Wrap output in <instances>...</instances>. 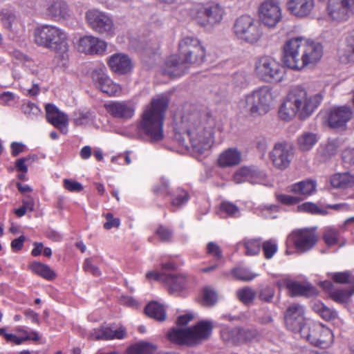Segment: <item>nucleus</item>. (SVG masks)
Listing matches in <instances>:
<instances>
[{
	"mask_svg": "<svg viewBox=\"0 0 354 354\" xmlns=\"http://www.w3.org/2000/svg\"><path fill=\"white\" fill-rule=\"evenodd\" d=\"M174 125L175 138L181 145H185L182 134H186L193 149L198 153H203L212 147L216 122L209 113L201 112L195 106L186 104L180 120L176 121Z\"/></svg>",
	"mask_w": 354,
	"mask_h": 354,
	"instance_id": "f257e3e1",
	"label": "nucleus"
},
{
	"mask_svg": "<svg viewBox=\"0 0 354 354\" xmlns=\"http://www.w3.org/2000/svg\"><path fill=\"white\" fill-rule=\"evenodd\" d=\"M322 53L320 44L303 37H293L283 45L282 60L287 67L301 70L308 65L316 64L321 59Z\"/></svg>",
	"mask_w": 354,
	"mask_h": 354,
	"instance_id": "f03ea898",
	"label": "nucleus"
},
{
	"mask_svg": "<svg viewBox=\"0 0 354 354\" xmlns=\"http://www.w3.org/2000/svg\"><path fill=\"white\" fill-rule=\"evenodd\" d=\"M169 100L165 95L153 98L143 109L138 123V132L150 142H158L164 138L163 124Z\"/></svg>",
	"mask_w": 354,
	"mask_h": 354,
	"instance_id": "7ed1b4c3",
	"label": "nucleus"
},
{
	"mask_svg": "<svg viewBox=\"0 0 354 354\" xmlns=\"http://www.w3.org/2000/svg\"><path fill=\"white\" fill-rule=\"evenodd\" d=\"M322 98L320 93L308 95L303 87H293L279 109V117L286 121L292 120L297 115L300 120H306L318 107Z\"/></svg>",
	"mask_w": 354,
	"mask_h": 354,
	"instance_id": "20e7f679",
	"label": "nucleus"
},
{
	"mask_svg": "<svg viewBox=\"0 0 354 354\" xmlns=\"http://www.w3.org/2000/svg\"><path fill=\"white\" fill-rule=\"evenodd\" d=\"M34 41L39 46L55 52L64 60L68 57L67 35L57 26L44 24L37 27L34 30Z\"/></svg>",
	"mask_w": 354,
	"mask_h": 354,
	"instance_id": "39448f33",
	"label": "nucleus"
},
{
	"mask_svg": "<svg viewBox=\"0 0 354 354\" xmlns=\"http://www.w3.org/2000/svg\"><path fill=\"white\" fill-rule=\"evenodd\" d=\"M272 100L271 88L268 86H263L241 100L239 107L246 115L254 118L263 116L270 110Z\"/></svg>",
	"mask_w": 354,
	"mask_h": 354,
	"instance_id": "423d86ee",
	"label": "nucleus"
},
{
	"mask_svg": "<svg viewBox=\"0 0 354 354\" xmlns=\"http://www.w3.org/2000/svg\"><path fill=\"white\" fill-rule=\"evenodd\" d=\"M213 328L210 321H201L194 327L186 329L173 328L167 334L169 339L180 345L195 346L207 339Z\"/></svg>",
	"mask_w": 354,
	"mask_h": 354,
	"instance_id": "0eeeda50",
	"label": "nucleus"
},
{
	"mask_svg": "<svg viewBox=\"0 0 354 354\" xmlns=\"http://www.w3.org/2000/svg\"><path fill=\"white\" fill-rule=\"evenodd\" d=\"M233 32L237 39L250 44L257 43L263 35L260 22L248 15H241L235 20Z\"/></svg>",
	"mask_w": 354,
	"mask_h": 354,
	"instance_id": "6e6552de",
	"label": "nucleus"
},
{
	"mask_svg": "<svg viewBox=\"0 0 354 354\" xmlns=\"http://www.w3.org/2000/svg\"><path fill=\"white\" fill-rule=\"evenodd\" d=\"M178 52L190 66L201 65L206 56L204 46L197 37L194 36H185L180 40Z\"/></svg>",
	"mask_w": 354,
	"mask_h": 354,
	"instance_id": "1a4fd4ad",
	"label": "nucleus"
},
{
	"mask_svg": "<svg viewBox=\"0 0 354 354\" xmlns=\"http://www.w3.org/2000/svg\"><path fill=\"white\" fill-rule=\"evenodd\" d=\"M255 72L261 80L268 83L279 82L284 76L283 67L270 56H263L256 62Z\"/></svg>",
	"mask_w": 354,
	"mask_h": 354,
	"instance_id": "9d476101",
	"label": "nucleus"
},
{
	"mask_svg": "<svg viewBox=\"0 0 354 354\" xmlns=\"http://www.w3.org/2000/svg\"><path fill=\"white\" fill-rule=\"evenodd\" d=\"M86 21L91 29L102 35L111 36L115 26L111 17L97 9H91L86 12Z\"/></svg>",
	"mask_w": 354,
	"mask_h": 354,
	"instance_id": "9b49d317",
	"label": "nucleus"
},
{
	"mask_svg": "<svg viewBox=\"0 0 354 354\" xmlns=\"http://www.w3.org/2000/svg\"><path fill=\"white\" fill-rule=\"evenodd\" d=\"M301 337L306 339L312 344L324 348L328 347L333 341L332 331L319 324L304 328Z\"/></svg>",
	"mask_w": 354,
	"mask_h": 354,
	"instance_id": "f8f14e48",
	"label": "nucleus"
},
{
	"mask_svg": "<svg viewBox=\"0 0 354 354\" xmlns=\"http://www.w3.org/2000/svg\"><path fill=\"white\" fill-rule=\"evenodd\" d=\"M326 13L333 21H346L354 15V0H330L327 4Z\"/></svg>",
	"mask_w": 354,
	"mask_h": 354,
	"instance_id": "ddd939ff",
	"label": "nucleus"
},
{
	"mask_svg": "<svg viewBox=\"0 0 354 354\" xmlns=\"http://www.w3.org/2000/svg\"><path fill=\"white\" fill-rule=\"evenodd\" d=\"M261 21L269 28H274L282 19V10L277 0H266L258 10Z\"/></svg>",
	"mask_w": 354,
	"mask_h": 354,
	"instance_id": "4468645a",
	"label": "nucleus"
},
{
	"mask_svg": "<svg viewBox=\"0 0 354 354\" xmlns=\"http://www.w3.org/2000/svg\"><path fill=\"white\" fill-rule=\"evenodd\" d=\"M273 165L279 170L287 169L294 157L293 147L286 142H277L270 153Z\"/></svg>",
	"mask_w": 354,
	"mask_h": 354,
	"instance_id": "2eb2a0df",
	"label": "nucleus"
},
{
	"mask_svg": "<svg viewBox=\"0 0 354 354\" xmlns=\"http://www.w3.org/2000/svg\"><path fill=\"white\" fill-rule=\"evenodd\" d=\"M286 326L290 330L299 333L300 335L304 331V328L308 325L305 324L304 309L299 304H292L287 308L285 316Z\"/></svg>",
	"mask_w": 354,
	"mask_h": 354,
	"instance_id": "dca6fc26",
	"label": "nucleus"
},
{
	"mask_svg": "<svg viewBox=\"0 0 354 354\" xmlns=\"http://www.w3.org/2000/svg\"><path fill=\"white\" fill-rule=\"evenodd\" d=\"M104 109L113 118L127 121L133 118L136 104L133 100L112 101L105 104Z\"/></svg>",
	"mask_w": 354,
	"mask_h": 354,
	"instance_id": "f3484780",
	"label": "nucleus"
},
{
	"mask_svg": "<svg viewBox=\"0 0 354 354\" xmlns=\"http://www.w3.org/2000/svg\"><path fill=\"white\" fill-rule=\"evenodd\" d=\"M224 14V9L219 4L213 3L200 7L196 19L201 26H213L221 22Z\"/></svg>",
	"mask_w": 354,
	"mask_h": 354,
	"instance_id": "a211bd4d",
	"label": "nucleus"
},
{
	"mask_svg": "<svg viewBox=\"0 0 354 354\" xmlns=\"http://www.w3.org/2000/svg\"><path fill=\"white\" fill-rule=\"evenodd\" d=\"M92 80L95 87L109 96L118 95L122 91L121 86L114 82L102 68L92 73Z\"/></svg>",
	"mask_w": 354,
	"mask_h": 354,
	"instance_id": "6ab92c4d",
	"label": "nucleus"
},
{
	"mask_svg": "<svg viewBox=\"0 0 354 354\" xmlns=\"http://www.w3.org/2000/svg\"><path fill=\"white\" fill-rule=\"evenodd\" d=\"M46 15L51 20L60 22L71 17L68 4L64 0H44Z\"/></svg>",
	"mask_w": 354,
	"mask_h": 354,
	"instance_id": "aec40b11",
	"label": "nucleus"
},
{
	"mask_svg": "<svg viewBox=\"0 0 354 354\" xmlns=\"http://www.w3.org/2000/svg\"><path fill=\"white\" fill-rule=\"evenodd\" d=\"M290 237L295 248L301 252L312 249L317 242L315 228L295 230L291 234Z\"/></svg>",
	"mask_w": 354,
	"mask_h": 354,
	"instance_id": "412c9836",
	"label": "nucleus"
},
{
	"mask_svg": "<svg viewBox=\"0 0 354 354\" xmlns=\"http://www.w3.org/2000/svg\"><path fill=\"white\" fill-rule=\"evenodd\" d=\"M221 335L225 343L239 345L250 341L254 337V333L241 328L224 327L221 331Z\"/></svg>",
	"mask_w": 354,
	"mask_h": 354,
	"instance_id": "4be33fe9",
	"label": "nucleus"
},
{
	"mask_svg": "<svg viewBox=\"0 0 354 354\" xmlns=\"http://www.w3.org/2000/svg\"><path fill=\"white\" fill-rule=\"evenodd\" d=\"M264 179V174L255 167H242L234 173L233 176V180L236 184L245 182H249L251 184L262 183Z\"/></svg>",
	"mask_w": 354,
	"mask_h": 354,
	"instance_id": "5701e85b",
	"label": "nucleus"
},
{
	"mask_svg": "<svg viewBox=\"0 0 354 354\" xmlns=\"http://www.w3.org/2000/svg\"><path fill=\"white\" fill-rule=\"evenodd\" d=\"M353 112L351 107L342 106L332 109L329 112L328 124L333 129L344 127L351 119Z\"/></svg>",
	"mask_w": 354,
	"mask_h": 354,
	"instance_id": "b1692460",
	"label": "nucleus"
},
{
	"mask_svg": "<svg viewBox=\"0 0 354 354\" xmlns=\"http://www.w3.org/2000/svg\"><path fill=\"white\" fill-rule=\"evenodd\" d=\"M106 48L105 41L92 35H86L79 40L78 49L86 54H102Z\"/></svg>",
	"mask_w": 354,
	"mask_h": 354,
	"instance_id": "393cba45",
	"label": "nucleus"
},
{
	"mask_svg": "<svg viewBox=\"0 0 354 354\" xmlns=\"http://www.w3.org/2000/svg\"><path fill=\"white\" fill-rule=\"evenodd\" d=\"M46 119L49 123L59 129L62 133H66L68 118L64 112L60 111L54 104H47L45 106Z\"/></svg>",
	"mask_w": 354,
	"mask_h": 354,
	"instance_id": "a878e982",
	"label": "nucleus"
},
{
	"mask_svg": "<svg viewBox=\"0 0 354 354\" xmlns=\"http://www.w3.org/2000/svg\"><path fill=\"white\" fill-rule=\"evenodd\" d=\"M190 66L180 55H171L166 61L163 72L170 77H179L185 74Z\"/></svg>",
	"mask_w": 354,
	"mask_h": 354,
	"instance_id": "bb28decb",
	"label": "nucleus"
},
{
	"mask_svg": "<svg viewBox=\"0 0 354 354\" xmlns=\"http://www.w3.org/2000/svg\"><path fill=\"white\" fill-rule=\"evenodd\" d=\"M127 336V331L124 327H102L95 329L91 333V338L95 340H109L122 339Z\"/></svg>",
	"mask_w": 354,
	"mask_h": 354,
	"instance_id": "cd10ccee",
	"label": "nucleus"
},
{
	"mask_svg": "<svg viewBox=\"0 0 354 354\" xmlns=\"http://www.w3.org/2000/svg\"><path fill=\"white\" fill-rule=\"evenodd\" d=\"M288 11L293 16L304 18L308 16L315 7L314 0H288Z\"/></svg>",
	"mask_w": 354,
	"mask_h": 354,
	"instance_id": "c85d7f7f",
	"label": "nucleus"
},
{
	"mask_svg": "<svg viewBox=\"0 0 354 354\" xmlns=\"http://www.w3.org/2000/svg\"><path fill=\"white\" fill-rule=\"evenodd\" d=\"M108 64L112 71L120 75L127 74L133 68L131 59L129 56L122 53H116L111 55Z\"/></svg>",
	"mask_w": 354,
	"mask_h": 354,
	"instance_id": "c756f323",
	"label": "nucleus"
},
{
	"mask_svg": "<svg viewBox=\"0 0 354 354\" xmlns=\"http://www.w3.org/2000/svg\"><path fill=\"white\" fill-rule=\"evenodd\" d=\"M241 161V153L236 148H229L218 156L217 162L222 168L234 167Z\"/></svg>",
	"mask_w": 354,
	"mask_h": 354,
	"instance_id": "7c9ffc66",
	"label": "nucleus"
},
{
	"mask_svg": "<svg viewBox=\"0 0 354 354\" xmlns=\"http://www.w3.org/2000/svg\"><path fill=\"white\" fill-rule=\"evenodd\" d=\"M340 147L338 139H328L317 149V156L321 161L325 162L335 156Z\"/></svg>",
	"mask_w": 354,
	"mask_h": 354,
	"instance_id": "2f4dec72",
	"label": "nucleus"
},
{
	"mask_svg": "<svg viewBox=\"0 0 354 354\" xmlns=\"http://www.w3.org/2000/svg\"><path fill=\"white\" fill-rule=\"evenodd\" d=\"M168 286L171 293H176L185 289L187 279L183 274H174L167 273L166 279L164 282Z\"/></svg>",
	"mask_w": 354,
	"mask_h": 354,
	"instance_id": "473e14b6",
	"label": "nucleus"
},
{
	"mask_svg": "<svg viewBox=\"0 0 354 354\" xmlns=\"http://www.w3.org/2000/svg\"><path fill=\"white\" fill-rule=\"evenodd\" d=\"M316 187L315 180H306L292 185L290 190L296 194L308 196L316 192Z\"/></svg>",
	"mask_w": 354,
	"mask_h": 354,
	"instance_id": "72a5a7b5",
	"label": "nucleus"
},
{
	"mask_svg": "<svg viewBox=\"0 0 354 354\" xmlns=\"http://www.w3.org/2000/svg\"><path fill=\"white\" fill-rule=\"evenodd\" d=\"M286 286L290 295L292 297H309L315 293V290L310 285L302 284L295 281H289L287 283Z\"/></svg>",
	"mask_w": 354,
	"mask_h": 354,
	"instance_id": "f704fd0d",
	"label": "nucleus"
},
{
	"mask_svg": "<svg viewBox=\"0 0 354 354\" xmlns=\"http://www.w3.org/2000/svg\"><path fill=\"white\" fill-rule=\"evenodd\" d=\"M330 183L335 188H348L354 186V175L349 172L334 174L330 178Z\"/></svg>",
	"mask_w": 354,
	"mask_h": 354,
	"instance_id": "c9c22d12",
	"label": "nucleus"
},
{
	"mask_svg": "<svg viewBox=\"0 0 354 354\" xmlns=\"http://www.w3.org/2000/svg\"><path fill=\"white\" fill-rule=\"evenodd\" d=\"M317 141L318 138L315 133L305 132L297 138V145L301 151H308Z\"/></svg>",
	"mask_w": 354,
	"mask_h": 354,
	"instance_id": "e433bc0d",
	"label": "nucleus"
},
{
	"mask_svg": "<svg viewBox=\"0 0 354 354\" xmlns=\"http://www.w3.org/2000/svg\"><path fill=\"white\" fill-rule=\"evenodd\" d=\"M145 313L156 320L162 322L166 318L164 306L156 301H151L145 308Z\"/></svg>",
	"mask_w": 354,
	"mask_h": 354,
	"instance_id": "4c0bfd02",
	"label": "nucleus"
},
{
	"mask_svg": "<svg viewBox=\"0 0 354 354\" xmlns=\"http://www.w3.org/2000/svg\"><path fill=\"white\" fill-rule=\"evenodd\" d=\"M156 349V346L151 343L140 342L130 346L126 354H152Z\"/></svg>",
	"mask_w": 354,
	"mask_h": 354,
	"instance_id": "58836bf2",
	"label": "nucleus"
},
{
	"mask_svg": "<svg viewBox=\"0 0 354 354\" xmlns=\"http://www.w3.org/2000/svg\"><path fill=\"white\" fill-rule=\"evenodd\" d=\"M31 270L40 277L53 280L55 278V272L47 265L40 262H34L30 265Z\"/></svg>",
	"mask_w": 354,
	"mask_h": 354,
	"instance_id": "ea45409f",
	"label": "nucleus"
},
{
	"mask_svg": "<svg viewBox=\"0 0 354 354\" xmlns=\"http://www.w3.org/2000/svg\"><path fill=\"white\" fill-rule=\"evenodd\" d=\"M312 308L315 313L326 321L333 320L337 317V313L335 310L326 306L320 301L314 303Z\"/></svg>",
	"mask_w": 354,
	"mask_h": 354,
	"instance_id": "a19ab883",
	"label": "nucleus"
},
{
	"mask_svg": "<svg viewBox=\"0 0 354 354\" xmlns=\"http://www.w3.org/2000/svg\"><path fill=\"white\" fill-rule=\"evenodd\" d=\"M348 50L339 56L343 63H354V28L349 32L346 38Z\"/></svg>",
	"mask_w": 354,
	"mask_h": 354,
	"instance_id": "79ce46f5",
	"label": "nucleus"
},
{
	"mask_svg": "<svg viewBox=\"0 0 354 354\" xmlns=\"http://www.w3.org/2000/svg\"><path fill=\"white\" fill-rule=\"evenodd\" d=\"M353 294L354 285H351L348 288L339 289L330 292V297L336 302L346 303Z\"/></svg>",
	"mask_w": 354,
	"mask_h": 354,
	"instance_id": "37998d69",
	"label": "nucleus"
},
{
	"mask_svg": "<svg viewBox=\"0 0 354 354\" xmlns=\"http://www.w3.org/2000/svg\"><path fill=\"white\" fill-rule=\"evenodd\" d=\"M170 196L172 197L171 201V205L178 207L187 203L189 199L187 192L180 188H178L175 191H172Z\"/></svg>",
	"mask_w": 354,
	"mask_h": 354,
	"instance_id": "c03bdc74",
	"label": "nucleus"
},
{
	"mask_svg": "<svg viewBox=\"0 0 354 354\" xmlns=\"http://www.w3.org/2000/svg\"><path fill=\"white\" fill-rule=\"evenodd\" d=\"M232 274L236 279L241 281H251L254 279L257 274L252 272L246 268H235L232 270Z\"/></svg>",
	"mask_w": 354,
	"mask_h": 354,
	"instance_id": "a18cd8bd",
	"label": "nucleus"
},
{
	"mask_svg": "<svg viewBox=\"0 0 354 354\" xmlns=\"http://www.w3.org/2000/svg\"><path fill=\"white\" fill-rule=\"evenodd\" d=\"M94 113L90 110L78 111L74 114L73 121L77 125H82L94 119Z\"/></svg>",
	"mask_w": 354,
	"mask_h": 354,
	"instance_id": "49530a36",
	"label": "nucleus"
},
{
	"mask_svg": "<svg viewBox=\"0 0 354 354\" xmlns=\"http://www.w3.org/2000/svg\"><path fill=\"white\" fill-rule=\"evenodd\" d=\"M339 233L336 229L327 227L324 230L323 239L327 245L333 246L336 245L339 241Z\"/></svg>",
	"mask_w": 354,
	"mask_h": 354,
	"instance_id": "de8ad7c7",
	"label": "nucleus"
},
{
	"mask_svg": "<svg viewBox=\"0 0 354 354\" xmlns=\"http://www.w3.org/2000/svg\"><path fill=\"white\" fill-rule=\"evenodd\" d=\"M236 296L243 304L251 303L256 297V292L251 288L245 287L236 291Z\"/></svg>",
	"mask_w": 354,
	"mask_h": 354,
	"instance_id": "09e8293b",
	"label": "nucleus"
},
{
	"mask_svg": "<svg viewBox=\"0 0 354 354\" xmlns=\"http://www.w3.org/2000/svg\"><path fill=\"white\" fill-rule=\"evenodd\" d=\"M244 247L246 250V255H256L261 250V242L259 239H250L244 241Z\"/></svg>",
	"mask_w": 354,
	"mask_h": 354,
	"instance_id": "8fccbe9b",
	"label": "nucleus"
},
{
	"mask_svg": "<svg viewBox=\"0 0 354 354\" xmlns=\"http://www.w3.org/2000/svg\"><path fill=\"white\" fill-rule=\"evenodd\" d=\"M298 209L300 212H308L313 214L324 215L326 214V211L319 208L317 205L310 202H306L299 205Z\"/></svg>",
	"mask_w": 354,
	"mask_h": 354,
	"instance_id": "3c124183",
	"label": "nucleus"
},
{
	"mask_svg": "<svg viewBox=\"0 0 354 354\" xmlns=\"http://www.w3.org/2000/svg\"><path fill=\"white\" fill-rule=\"evenodd\" d=\"M262 250L264 257L271 259L277 251V245L274 240L266 241L262 243Z\"/></svg>",
	"mask_w": 354,
	"mask_h": 354,
	"instance_id": "603ef678",
	"label": "nucleus"
},
{
	"mask_svg": "<svg viewBox=\"0 0 354 354\" xmlns=\"http://www.w3.org/2000/svg\"><path fill=\"white\" fill-rule=\"evenodd\" d=\"M221 212L227 214L229 216H237L239 214V209L234 204L224 201L220 205Z\"/></svg>",
	"mask_w": 354,
	"mask_h": 354,
	"instance_id": "864d4df0",
	"label": "nucleus"
},
{
	"mask_svg": "<svg viewBox=\"0 0 354 354\" xmlns=\"http://www.w3.org/2000/svg\"><path fill=\"white\" fill-rule=\"evenodd\" d=\"M172 191L169 188L168 180L164 178H161L160 184L153 188L154 193L164 196H171Z\"/></svg>",
	"mask_w": 354,
	"mask_h": 354,
	"instance_id": "5fc2aeb1",
	"label": "nucleus"
},
{
	"mask_svg": "<svg viewBox=\"0 0 354 354\" xmlns=\"http://www.w3.org/2000/svg\"><path fill=\"white\" fill-rule=\"evenodd\" d=\"M15 19V17L11 11L3 10L0 12V20L6 28L10 29Z\"/></svg>",
	"mask_w": 354,
	"mask_h": 354,
	"instance_id": "6e6d98bb",
	"label": "nucleus"
},
{
	"mask_svg": "<svg viewBox=\"0 0 354 354\" xmlns=\"http://www.w3.org/2000/svg\"><path fill=\"white\" fill-rule=\"evenodd\" d=\"M333 279L337 283H353V277L348 272H336L333 274Z\"/></svg>",
	"mask_w": 354,
	"mask_h": 354,
	"instance_id": "4d7b16f0",
	"label": "nucleus"
},
{
	"mask_svg": "<svg viewBox=\"0 0 354 354\" xmlns=\"http://www.w3.org/2000/svg\"><path fill=\"white\" fill-rule=\"evenodd\" d=\"M217 301L216 293L212 289L205 288L203 290V302L207 306H212Z\"/></svg>",
	"mask_w": 354,
	"mask_h": 354,
	"instance_id": "13d9d810",
	"label": "nucleus"
},
{
	"mask_svg": "<svg viewBox=\"0 0 354 354\" xmlns=\"http://www.w3.org/2000/svg\"><path fill=\"white\" fill-rule=\"evenodd\" d=\"M64 187L71 192H80L83 189V186L81 183L68 179L64 180Z\"/></svg>",
	"mask_w": 354,
	"mask_h": 354,
	"instance_id": "bf43d9fd",
	"label": "nucleus"
},
{
	"mask_svg": "<svg viewBox=\"0 0 354 354\" xmlns=\"http://www.w3.org/2000/svg\"><path fill=\"white\" fill-rule=\"evenodd\" d=\"M156 234L161 241H169L172 238V232L163 226H160L158 228Z\"/></svg>",
	"mask_w": 354,
	"mask_h": 354,
	"instance_id": "052dcab7",
	"label": "nucleus"
},
{
	"mask_svg": "<svg viewBox=\"0 0 354 354\" xmlns=\"http://www.w3.org/2000/svg\"><path fill=\"white\" fill-rule=\"evenodd\" d=\"M207 252L217 259L222 258V251L219 246L213 242H209L207 246Z\"/></svg>",
	"mask_w": 354,
	"mask_h": 354,
	"instance_id": "680f3d73",
	"label": "nucleus"
},
{
	"mask_svg": "<svg viewBox=\"0 0 354 354\" xmlns=\"http://www.w3.org/2000/svg\"><path fill=\"white\" fill-rule=\"evenodd\" d=\"M83 269L85 272H89L94 276H100V271L99 268L91 263L90 259H86L83 264Z\"/></svg>",
	"mask_w": 354,
	"mask_h": 354,
	"instance_id": "e2e57ef3",
	"label": "nucleus"
},
{
	"mask_svg": "<svg viewBox=\"0 0 354 354\" xmlns=\"http://www.w3.org/2000/svg\"><path fill=\"white\" fill-rule=\"evenodd\" d=\"M277 199L279 202L285 205H294L300 201V198L299 197L286 194L278 195Z\"/></svg>",
	"mask_w": 354,
	"mask_h": 354,
	"instance_id": "0e129e2a",
	"label": "nucleus"
},
{
	"mask_svg": "<svg viewBox=\"0 0 354 354\" xmlns=\"http://www.w3.org/2000/svg\"><path fill=\"white\" fill-rule=\"evenodd\" d=\"M106 222L104 224V227L106 230H110L113 227H118L120 225V219L114 218L111 213L106 214Z\"/></svg>",
	"mask_w": 354,
	"mask_h": 354,
	"instance_id": "69168bd1",
	"label": "nucleus"
},
{
	"mask_svg": "<svg viewBox=\"0 0 354 354\" xmlns=\"http://www.w3.org/2000/svg\"><path fill=\"white\" fill-rule=\"evenodd\" d=\"M16 97L15 93L10 91H5L0 94V102L4 105H10Z\"/></svg>",
	"mask_w": 354,
	"mask_h": 354,
	"instance_id": "338daca9",
	"label": "nucleus"
},
{
	"mask_svg": "<svg viewBox=\"0 0 354 354\" xmlns=\"http://www.w3.org/2000/svg\"><path fill=\"white\" fill-rule=\"evenodd\" d=\"M273 296L274 291L270 287H266L263 288L259 293L260 299L266 301H270Z\"/></svg>",
	"mask_w": 354,
	"mask_h": 354,
	"instance_id": "774afa93",
	"label": "nucleus"
}]
</instances>
